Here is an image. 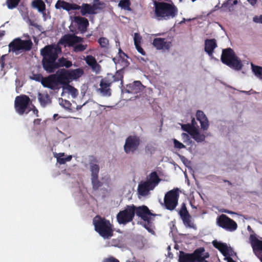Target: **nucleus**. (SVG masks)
I'll return each instance as SVG.
<instances>
[{"label":"nucleus","mask_w":262,"mask_h":262,"mask_svg":"<svg viewBox=\"0 0 262 262\" xmlns=\"http://www.w3.org/2000/svg\"><path fill=\"white\" fill-rule=\"evenodd\" d=\"M61 53V48L56 44L46 46L40 50L42 67L47 73H53L60 67L69 68L72 66V62L66 58L62 57L58 59Z\"/></svg>","instance_id":"nucleus-1"},{"label":"nucleus","mask_w":262,"mask_h":262,"mask_svg":"<svg viewBox=\"0 0 262 262\" xmlns=\"http://www.w3.org/2000/svg\"><path fill=\"white\" fill-rule=\"evenodd\" d=\"M178 14V9L173 3L155 1L151 17L158 21L168 20L176 17Z\"/></svg>","instance_id":"nucleus-2"},{"label":"nucleus","mask_w":262,"mask_h":262,"mask_svg":"<svg viewBox=\"0 0 262 262\" xmlns=\"http://www.w3.org/2000/svg\"><path fill=\"white\" fill-rule=\"evenodd\" d=\"M95 231L104 239H110L113 235L114 230L109 220L100 215H96L93 220Z\"/></svg>","instance_id":"nucleus-3"},{"label":"nucleus","mask_w":262,"mask_h":262,"mask_svg":"<svg viewBox=\"0 0 262 262\" xmlns=\"http://www.w3.org/2000/svg\"><path fill=\"white\" fill-rule=\"evenodd\" d=\"M55 7L57 9H63L68 12L71 10H80V13L82 16H85L87 14H95V12L92 10L91 5L86 3H83L81 6H79L75 3H70L63 0H58Z\"/></svg>","instance_id":"nucleus-4"},{"label":"nucleus","mask_w":262,"mask_h":262,"mask_svg":"<svg viewBox=\"0 0 262 262\" xmlns=\"http://www.w3.org/2000/svg\"><path fill=\"white\" fill-rule=\"evenodd\" d=\"M221 60L224 64L235 70L239 71L243 67L241 60L230 48L223 50Z\"/></svg>","instance_id":"nucleus-5"},{"label":"nucleus","mask_w":262,"mask_h":262,"mask_svg":"<svg viewBox=\"0 0 262 262\" xmlns=\"http://www.w3.org/2000/svg\"><path fill=\"white\" fill-rule=\"evenodd\" d=\"M160 181L157 173L156 171L151 172L146 181H142L138 185V194L142 196L147 195L149 191L153 190Z\"/></svg>","instance_id":"nucleus-6"},{"label":"nucleus","mask_w":262,"mask_h":262,"mask_svg":"<svg viewBox=\"0 0 262 262\" xmlns=\"http://www.w3.org/2000/svg\"><path fill=\"white\" fill-rule=\"evenodd\" d=\"M83 41V38L81 37L77 36L75 34H68L62 37L60 40V42L67 44L69 47H73L74 52H80L84 51L86 49L87 45H75Z\"/></svg>","instance_id":"nucleus-7"},{"label":"nucleus","mask_w":262,"mask_h":262,"mask_svg":"<svg viewBox=\"0 0 262 262\" xmlns=\"http://www.w3.org/2000/svg\"><path fill=\"white\" fill-rule=\"evenodd\" d=\"M31 103L30 98L25 95H21L15 98L14 107L16 112L20 115L24 113L28 114L31 109L28 108Z\"/></svg>","instance_id":"nucleus-8"},{"label":"nucleus","mask_w":262,"mask_h":262,"mask_svg":"<svg viewBox=\"0 0 262 262\" xmlns=\"http://www.w3.org/2000/svg\"><path fill=\"white\" fill-rule=\"evenodd\" d=\"M133 204L126 205L124 209L120 210L116 215L119 224L126 225L133 221L134 218Z\"/></svg>","instance_id":"nucleus-9"},{"label":"nucleus","mask_w":262,"mask_h":262,"mask_svg":"<svg viewBox=\"0 0 262 262\" xmlns=\"http://www.w3.org/2000/svg\"><path fill=\"white\" fill-rule=\"evenodd\" d=\"M179 198V188H174L168 191L165 195L164 202L165 207L169 210H174L178 203Z\"/></svg>","instance_id":"nucleus-10"},{"label":"nucleus","mask_w":262,"mask_h":262,"mask_svg":"<svg viewBox=\"0 0 262 262\" xmlns=\"http://www.w3.org/2000/svg\"><path fill=\"white\" fill-rule=\"evenodd\" d=\"M216 224L219 227L231 232L236 230L237 228L236 223L224 214L220 215L217 217Z\"/></svg>","instance_id":"nucleus-11"},{"label":"nucleus","mask_w":262,"mask_h":262,"mask_svg":"<svg viewBox=\"0 0 262 262\" xmlns=\"http://www.w3.org/2000/svg\"><path fill=\"white\" fill-rule=\"evenodd\" d=\"M140 137L133 135L128 136L125 140L124 150L126 154H134L138 150L140 144Z\"/></svg>","instance_id":"nucleus-12"},{"label":"nucleus","mask_w":262,"mask_h":262,"mask_svg":"<svg viewBox=\"0 0 262 262\" xmlns=\"http://www.w3.org/2000/svg\"><path fill=\"white\" fill-rule=\"evenodd\" d=\"M250 244L254 254L262 262V240L257 238L256 234H251L249 236Z\"/></svg>","instance_id":"nucleus-13"},{"label":"nucleus","mask_w":262,"mask_h":262,"mask_svg":"<svg viewBox=\"0 0 262 262\" xmlns=\"http://www.w3.org/2000/svg\"><path fill=\"white\" fill-rule=\"evenodd\" d=\"M179 214L183 221L184 225L186 227L195 228V226L191 221V216L189 213L185 203L182 204Z\"/></svg>","instance_id":"nucleus-14"},{"label":"nucleus","mask_w":262,"mask_h":262,"mask_svg":"<svg viewBox=\"0 0 262 262\" xmlns=\"http://www.w3.org/2000/svg\"><path fill=\"white\" fill-rule=\"evenodd\" d=\"M199 248L195 249L192 253H187L183 251H180L179 262H197V259L200 257L201 253Z\"/></svg>","instance_id":"nucleus-15"},{"label":"nucleus","mask_w":262,"mask_h":262,"mask_svg":"<svg viewBox=\"0 0 262 262\" xmlns=\"http://www.w3.org/2000/svg\"><path fill=\"white\" fill-rule=\"evenodd\" d=\"M67 72L68 70L61 69L54 74L58 86L62 85L63 87L70 83Z\"/></svg>","instance_id":"nucleus-16"},{"label":"nucleus","mask_w":262,"mask_h":262,"mask_svg":"<svg viewBox=\"0 0 262 262\" xmlns=\"http://www.w3.org/2000/svg\"><path fill=\"white\" fill-rule=\"evenodd\" d=\"M133 210H134V216L136 214L143 220H147L149 216L156 215V214L151 213L148 208L144 205L137 207L133 204Z\"/></svg>","instance_id":"nucleus-17"},{"label":"nucleus","mask_w":262,"mask_h":262,"mask_svg":"<svg viewBox=\"0 0 262 262\" xmlns=\"http://www.w3.org/2000/svg\"><path fill=\"white\" fill-rule=\"evenodd\" d=\"M112 84L111 79H110L108 77L102 79L100 83V88L99 89V91L103 96L110 97L111 95L110 87Z\"/></svg>","instance_id":"nucleus-18"},{"label":"nucleus","mask_w":262,"mask_h":262,"mask_svg":"<svg viewBox=\"0 0 262 262\" xmlns=\"http://www.w3.org/2000/svg\"><path fill=\"white\" fill-rule=\"evenodd\" d=\"M42 85L43 87L49 88L52 90L59 88L54 74H50L47 77H45L42 82Z\"/></svg>","instance_id":"nucleus-19"},{"label":"nucleus","mask_w":262,"mask_h":262,"mask_svg":"<svg viewBox=\"0 0 262 262\" xmlns=\"http://www.w3.org/2000/svg\"><path fill=\"white\" fill-rule=\"evenodd\" d=\"M152 45L157 50H168L171 46V43L165 38H156L153 40Z\"/></svg>","instance_id":"nucleus-20"},{"label":"nucleus","mask_w":262,"mask_h":262,"mask_svg":"<svg viewBox=\"0 0 262 262\" xmlns=\"http://www.w3.org/2000/svg\"><path fill=\"white\" fill-rule=\"evenodd\" d=\"M196 119L200 122L202 129L207 130L209 127V122L204 113L198 110L196 113Z\"/></svg>","instance_id":"nucleus-21"},{"label":"nucleus","mask_w":262,"mask_h":262,"mask_svg":"<svg viewBox=\"0 0 262 262\" xmlns=\"http://www.w3.org/2000/svg\"><path fill=\"white\" fill-rule=\"evenodd\" d=\"M217 47L216 41L215 39H206L205 40V51L209 56H212L214 50Z\"/></svg>","instance_id":"nucleus-22"},{"label":"nucleus","mask_w":262,"mask_h":262,"mask_svg":"<svg viewBox=\"0 0 262 262\" xmlns=\"http://www.w3.org/2000/svg\"><path fill=\"white\" fill-rule=\"evenodd\" d=\"M85 61L88 65H89L92 70L98 73L101 69L100 66L97 63L96 58L92 55H88L85 58Z\"/></svg>","instance_id":"nucleus-23"},{"label":"nucleus","mask_w":262,"mask_h":262,"mask_svg":"<svg viewBox=\"0 0 262 262\" xmlns=\"http://www.w3.org/2000/svg\"><path fill=\"white\" fill-rule=\"evenodd\" d=\"M143 89V85L140 81H135L132 83L127 85L128 93L132 94H137Z\"/></svg>","instance_id":"nucleus-24"},{"label":"nucleus","mask_w":262,"mask_h":262,"mask_svg":"<svg viewBox=\"0 0 262 262\" xmlns=\"http://www.w3.org/2000/svg\"><path fill=\"white\" fill-rule=\"evenodd\" d=\"M74 21L78 26V29L82 32H84L86 31L87 27L89 25V22L87 18L81 16H75Z\"/></svg>","instance_id":"nucleus-25"},{"label":"nucleus","mask_w":262,"mask_h":262,"mask_svg":"<svg viewBox=\"0 0 262 262\" xmlns=\"http://www.w3.org/2000/svg\"><path fill=\"white\" fill-rule=\"evenodd\" d=\"M98 163V161L95 157H91L89 162L91 177L98 176L100 168Z\"/></svg>","instance_id":"nucleus-26"},{"label":"nucleus","mask_w":262,"mask_h":262,"mask_svg":"<svg viewBox=\"0 0 262 262\" xmlns=\"http://www.w3.org/2000/svg\"><path fill=\"white\" fill-rule=\"evenodd\" d=\"M212 245L224 256H227L229 255V249L226 243H223L214 240L212 242Z\"/></svg>","instance_id":"nucleus-27"},{"label":"nucleus","mask_w":262,"mask_h":262,"mask_svg":"<svg viewBox=\"0 0 262 262\" xmlns=\"http://www.w3.org/2000/svg\"><path fill=\"white\" fill-rule=\"evenodd\" d=\"M68 75L71 82L73 80H76L81 77L84 71L82 69L78 68L75 70H68Z\"/></svg>","instance_id":"nucleus-28"},{"label":"nucleus","mask_w":262,"mask_h":262,"mask_svg":"<svg viewBox=\"0 0 262 262\" xmlns=\"http://www.w3.org/2000/svg\"><path fill=\"white\" fill-rule=\"evenodd\" d=\"M9 51L16 52L20 51V38H16L13 39L9 45Z\"/></svg>","instance_id":"nucleus-29"},{"label":"nucleus","mask_w":262,"mask_h":262,"mask_svg":"<svg viewBox=\"0 0 262 262\" xmlns=\"http://www.w3.org/2000/svg\"><path fill=\"white\" fill-rule=\"evenodd\" d=\"M34 8L37 9L40 12H43L46 10V5L42 0H34L32 3Z\"/></svg>","instance_id":"nucleus-30"},{"label":"nucleus","mask_w":262,"mask_h":262,"mask_svg":"<svg viewBox=\"0 0 262 262\" xmlns=\"http://www.w3.org/2000/svg\"><path fill=\"white\" fill-rule=\"evenodd\" d=\"M105 7V4L100 0H94L93 5H91L92 10L95 14L98 13V10H102Z\"/></svg>","instance_id":"nucleus-31"},{"label":"nucleus","mask_w":262,"mask_h":262,"mask_svg":"<svg viewBox=\"0 0 262 262\" xmlns=\"http://www.w3.org/2000/svg\"><path fill=\"white\" fill-rule=\"evenodd\" d=\"M33 46V43L30 39L22 40L20 39V50L28 51H30Z\"/></svg>","instance_id":"nucleus-32"},{"label":"nucleus","mask_w":262,"mask_h":262,"mask_svg":"<svg viewBox=\"0 0 262 262\" xmlns=\"http://www.w3.org/2000/svg\"><path fill=\"white\" fill-rule=\"evenodd\" d=\"M191 136L198 143L204 141L206 138V136L204 134H201L197 128Z\"/></svg>","instance_id":"nucleus-33"},{"label":"nucleus","mask_w":262,"mask_h":262,"mask_svg":"<svg viewBox=\"0 0 262 262\" xmlns=\"http://www.w3.org/2000/svg\"><path fill=\"white\" fill-rule=\"evenodd\" d=\"M251 68L255 76L262 80V67L251 63Z\"/></svg>","instance_id":"nucleus-34"},{"label":"nucleus","mask_w":262,"mask_h":262,"mask_svg":"<svg viewBox=\"0 0 262 262\" xmlns=\"http://www.w3.org/2000/svg\"><path fill=\"white\" fill-rule=\"evenodd\" d=\"M64 156V153H59L58 156L56 157L57 158V161L60 164H64L67 162L70 161L72 159V156L69 155L66 158H62Z\"/></svg>","instance_id":"nucleus-35"},{"label":"nucleus","mask_w":262,"mask_h":262,"mask_svg":"<svg viewBox=\"0 0 262 262\" xmlns=\"http://www.w3.org/2000/svg\"><path fill=\"white\" fill-rule=\"evenodd\" d=\"M199 250H201V253L199 254L200 257L198 258L197 262H209L205 259L209 257V254L208 252H205V250L203 247L199 248Z\"/></svg>","instance_id":"nucleus-36"},{"label":"nucleus","mask_w":262,"mask_h":262,"mask_svg":"<svg viewBox=\"0 0 262 262\" xmlns=\"http://www.w3.org/2000/svg\"><path fill=\"white\" fill-rule=\"evenodd\" d=\"M38 99L41 105L45 106L48 103V101L50 99V96L48 94L45 95L39 93Z\"/></svg>","instance_id":"nucleus-37"},{"label":"nucleus","mask_w":262,"mask_h":262,"mask_svg":"<svg viewBox=\"0 0 262 262\" xmlns=\"http://www.w3.org/2000/svg\"><path fill=\"white\" fill-rule=\"evenodd\" d=\"M112 80H111L112 83L114 82L121 81V84H123V74L121 71H118L116 73L112 76Z\"/></svg>","instance_id":"nucleus-38"},{"label":"nucleus","mask_w":262,"mask_h":262,"mask_svg":"<svg viewBox=\"0 0 262 262\" xmlns=\"http://www.w3.org/2000/svg\"><path fill=\"white\" fill-rule=\"evenodd\" d=\"M91 181L93 189L95 190H98L103 185V183L98 180V176L91 177Z\"/></svg>","instance_id":"nucleus-39"},{"label":"nucleus","mask_w":262,"mask_h":262,"mask_svg":"<svg viewBox=\"0 0 262 262\" xmlns=\"http://www.w3.org/2000/svg\"><path fill=\"white\" fill-rule=\"evenodd\" d=\"M145 221L144 224L143 225L144 227L149 232L151 233H154V231L152 228V223L151 222V217H148L147 220H143Z\"/></svg>","instance_id":"nucleus-40"},{"label":"nucleus","mask_w":262,"mask_h":262,"mask_svg":"<svg viewBox=\"0 0 262 262\" xmlns=\"http://www.w3.org/2000/svg\"><path fill=\"white\" fill-rule=\"evenodd\" d=\"M182 128L191 136L196 128L190 124H185L182 125Z\"/></svg>","instance_id":"nucleus-41"},{"label":"nucleus","mask_w":262,"mask_h":262,"mask_svg":"<svg viewBox=\"0 0 262 262\" xmlns=\"http://www.w3.org/2000/svg\"><path fill=\"white\" fill-rule=\"evenodd\" d=\"M63 89L68 91L73 97H75L78 94L77 90L69 84H68V85L66 86H63Z\"/></svg>","instance_id":"nucleus-42"},{"label":"nucleus","mask_w":262,"mask_h":262,"mask_svg":"<svg viewBox=\"0 0 262 262\" xmlns=\"http://www.w3.org/2000/svg\"><path fill=\"white\" fill-rule=\"evenodd\" d=\"M98 42L101 48L107 49L108 48L109 40L107 38L104 37H100L98 40Z\"/></svg>","instance_id":"nucleus-43"},{"label":"nucleus","mask_w":262,"mask_h":262,"mask_svg":"<svg viewBox=\"0 0 262 262\" xmlns=\"http://www.w3.org/2000/svg\"><path fill=\"white\" fill-rule=\"evenodd\" d=\"M130 3L129 0H121L118 4V6L124 10H129Z\"/></svg>","instance_id":"nucleus-44"},{"label":"nucleus","mask_w":262,"mask_h":262,"mask_svg":"<svg viewBox=\"0 0 262 262\" xmlns=\"http://www.w3.org/2000/svg\"><path fill=\"white\" fill-rule=\"evenodd\" d=\"M20 0H7L6 4L8 9H13L17 7Z\"/></svg>","instance_id":"nucleus-45"},{"label":"nucleus","mask_w":262,"mask_h":262,"mask_svg":"<svg viewBox=\"0 0 262 262\" xmlns=\"http://www.w3.org/2000/svg\"><path fill=\"white\" fill-rule=\"evenodd\" d=\"M60 105L63 108H66V109H70V107L72 105V104L71 103V102L67 100H65V99H63L62 98L60 99Z\"/></svg>","instance_id":"nucleus-46"},{"label":"nucleus","mask_w":262,"mask_h":262,"mask_svg":"<svg viewBox=\"0 0 262 262\" xmlns=\"http://www.w3.org/2000/svg\"><path fill=\"white\" fill-rule=\"evenodd\" d=\"M121 244V240L119 238L112 239L108 242L109 246L114 247H120Z\"/></svg>","instance_id":"nucleus-47"},{"label":"nucleus","mask_w":262,"mask_h":262,"mask_svg":"<svg viewBox=\"0 0 262 262\" xmlns=\"http://www.w3.org/2000/svg\"><path fill=\"white\" fill-rule=\"evenodd\" d=\"M44 78L45 77L40 74H33L32 77V79L38 82H40L41 84Z\"/></svg>","instance_id":"nucleus-48"},{"label":"nucleus","mask_w":262,"mask_h":262,"mask_svg":"<svg viewBox=\"0 0 262 262\" xmlns=\"http://www.w3.org/2000/svg\"><path fill=\"white\" fill-rule=\"evenodd\" d=\"M134 40L135 46L140 45L141 40V37L138 33H135Z\"/></svg>","instance_id":"nucleus-49"},{"label":"nucleus","mask_w":262,"mask_h":262,"mask_svg":"<svg viewBox=\"0 0 262 262\" xmlns=\"http://www.w3.org/2000/svg\"><path fill=\"white\" fill-rule=\"evenodd\" d=\"M173 143L174 147L176 148L181 149L185 147V146L183 144L176 139L173 140Z\"/></svg>","instance_id":"nucleus-50"},{"label":"nucleus","mask_w":262,"mask_h":262,"mask_svg":"<svg viewBox=\"0 0 262 262\" xmlns=\"http://www.w3.org/2000/svg\"><path fill=\"white\" fill-rule=\"evenodd\" d=\"M7 55H3L0 57V66L2 70H3L5 66V57Z\"/></svg>","instance_id":"nucleus-51"},{"label":"nucleus","mask_w":262,"mask_h":262,"mask_svg":"<svg viewBox=\"0 0 262 262\" xmlns=\"http://www.w3.org/2000/svg\"><path fill=\"white\" fill-rule=\"evenodd\" d=\"M103 262H120L119 260L114 257H110L104 259Z\"/></svg>","instance_id":"nucleus-52"},{"label":"nucleus","mask_w":262,"mask_h":262,"mask_svg":"<svg viewBox=\"0 0 262 262\" xmlns=\"http://www.w3.org/2000/svg\"><path fill=\"white\" fill-rule=\"evenodd\" d=\"M137 50L139 52L140 54H141L142 55H145V52L144 51V50L142 48L140 45H138L137 46H135Z\"/></svg>","instance_id":"nucleus-53"},{"label":"nucleus","mask_w":262,"mask_h":262,"mask_svg":"<svg viewBox=\"0 0 262 262\" xmlns=\"http://www.w3.org/2000/svg\"><path fill=\"white\" fill-rule=\"evenodd\" d=\"M32 111H33V113L34 115H35L36 116L38 117V110L35 107V106H34V105H33V108L32 109Z\"/></svg>","instance_id":"nucleus-54"},{"label":"nucleus","mask_w":262,"mask_h":262,"mask_svg":"<svg viewBox=\"0 0 262 262\" xmlns=\"http://www.w3.org/2000/svg\"><path fill=\"white\" fill-rule=\"evenodd\" d=\"M41 121V119H36L34 120L33 122L35 125H39L40 124Z\"/></svg>","instance_id":"nucleus-55"},{"label":"nucleus","mask_w":262,"mask_h":262,"mask_svg":"<svg viewBox=\"0 0 262 262\" xmlns=\"http://www.w3.org/2000/svg\"><path fill=\"white\" fill-rule=\"evenodd\" d=\"M256 19H257V18L256 17H254L253 20L254 21L257 22V23L260 22V23L262 24V15H261L259 16V20H257Z\"/></svg>","instance_id":"nucleus-56"},{"label":"nucleus","mask_w":262,"mask_h":262,"mask_svg":"<svg viewBox=\"0 0 262 262\" xmlns=\"http://www.w3.org/2000/svg\"><path fill=\"white\" fill-rule=\"evenodd\" d=\"M248 2L252 6H254L257 2V0H248Z\"/></svg>","instance_id":"nucleus-57"},{"label":"nucleus","mask_w":262,"mask_h":262,"mask_svg":"<svg viewBox=\"0 0 262 262\" xmlns=\"http://www.w3.org/2000/svg\"><path fill=\"white\" fill-rule=\"evenodd\" d=\"M226 259H227V262H236V261H235V260H234L233 259V258H231V257H230V256L227 257L226 258Z\"/></svg>","instance_id":"nucleus-58"},{"label":"nucleus","mask_w":262,"mask_h":262,"mask_svg":"<svg viewBox=\"0 0 262 262\" xmlns=\"http://www.w3.org/2000/svg\"><path fill=\"white\" fill-rule=\"evenodd\" d=\"M191 125H193V126H195V125H196V122L195 121L194 118H193L191 120Z\"/></svg>","instance_id":"nucleus-59"},{"label":"nucleus","mask_w":262,"mask_h":262,"mask_svg":"<svg viewBox=\"0 0 262 262\" xmlns=\"http://www.w3.org/2000/svg\"><path fill=\"white\" fill-rule=\"evenodd\" d=\"M119 54H120V56H121V54H123L124 56H126V55L121 50L120 48L119 50Z\"/></svg>","instance_id":"nucleus-60"},{"label":"nucleus","mask_w":262,"mask_h":262,"mask_svg":"<svg viewBox=\"0 0 262 262\" xmlns=\"http://www.w3.org/2000/svg\"><path fill=\"white\" fill-rule=\"evenodd\" d=\"M237 3H238V1L237 0H234L233 1L232 3L231 4V5L232 6H233V5H235L237 4Z\"/></svg>","instance_id":"nucleus-61"},{"label":"nucleus","mask_w":262,"mask_h":262,"mask_svg":"<svg viewBox=\"0 0 262 262\" xmlns=\"http://www.w3.org/2000/svg\"><path fill=\"white\" fill-rule=\"evenodd\" d=\"M182 136H184V137H186L187 139L190 140L189 137V136L187 134L183 133L182 134Z\"/></svg>","instance_id":"nucleus-62"},{"label":"nucleus","mask_w":262,"mask_h":262,"mask_svg":"<svg viewBox=\"0 0 262 262\" xmlns=\"http://www.w3.org/2000/svg\"><path fill=\"white\" fill-rule=\"evenodd\" d=\"M145 151H146V152H148V151H150V147L148 146H146L145 147Z\"/></svg>","instance_id":"nucleus-63"},{"label":"nucleus","mask_w":262,"mask_h":262,"mask_svg":"<svg viewBox=\"0 0 262 262\" xmlns=\"http://www.w3.org/2000/svg\"><path fill=\"white\" fill-rule=\"evenodd\" d=\"M231 2V0H229L227 3H224L223 5H224L225 7H227V5H228Z\"/></svg>","instance_id":"nucleus-64"}]
</instances>
